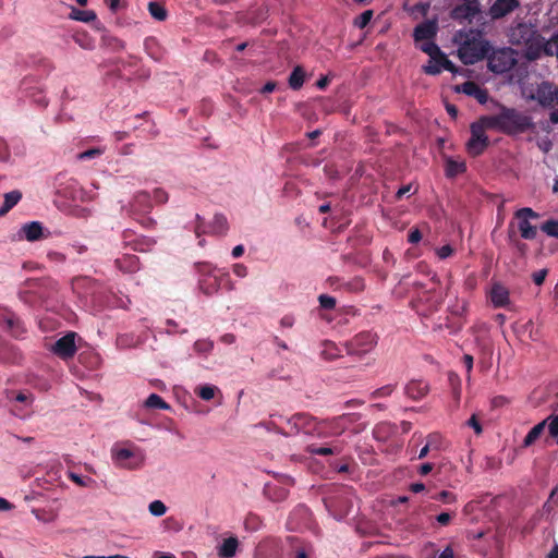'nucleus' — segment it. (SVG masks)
<instances>
[{
  "instance_id": "nucleus-1",
  "label": "nucleus",
  "mask_w": 558,
  "mask_h": 558,
  "mask_svg": "<svg viewBox=\"0 0 558 558\" xmlns=\"http://www.w3.org/2000/svg\"><path fill=\"white\" fill-rule=\"evenodd\" d=\"M488 128L507 135L524 133L534 126L532 118L514 108L500 106V110L494 116H484Z\"/></svg>"
},
{
  "instance_id": "nucleus-2",
  "label": "nucleus",
  "mask_w": 558,
  "mask_h": 558,
  "mask_svg": "<svg viewBox=\"0 0 558 558\" xmlns=\"http://www.w3.org/2000/svg\"><path fill=\"white\" fill-rule=\"evenodd\" d=\"M284 421L290 427L289 432L279 430V433L284 436L295 435L299 433L317 435L319 437L323 436L322 422H318L316 417L308 413H295L291 417H286Z\"/></svg>"
},
{
  "instance_id": "nucleus-3",
  "label": "nucleus",
  "mask_w": 558,
  "mask_h": 558,
  "mask_svg": "<svg viewBox=\"0 0 558 558\" xmlns=\"http://www.w3.org/2000/svg\"><path fill=\"white\" fill-rule=\"evenodd\" d=\"M492 46L486 40L466 39L458 49V56L464 64H474L488 56Z\"/></svg>"
},
{
  "instance_id": "nucleus-4",
  "label": "nucleus",
  "mask_w": 558,
  "mask_h": 558,
  "mask_svg": "<svg viewBox=\"0 0 558 558\" xmlns=\"http://www.w3.org/2000/svg\"><path fill=\"white\" fill-rule=\"evenodd\" d=\"M486 129L489 128L484 121V116L470 125L471 137L466 142V151L470 156H480L488 147L489 138L485 133Z\"/></svg>"
},
{
  "instance_id": "nucleus-5",
  "label": "nucleus",
  "mask_w": 558,
  "mask_h": 558,
  "mask_svg": "<svg viewBox=\"0 0 558 558\" xmlns=\"http://www.w3.org/2000/svg\"><path fill=\"white\" fill-rule=\"evenodd\" d=\"M195 269L197 272L204 276L199 280V289L206 294L211 295L217 292L220 288L221 281L228 279V274H215V267L206 262L195 263Z\"/></svg>"
},
{
  "instance_id": "nucleus-6",
  "label": "nucleus",
  "mask_w": 558,
  "mask_h": 558,
  "mask_svg": "<svg viewBox=\"0 0 558 558\" xmlns=\"http://www.w3.org/2000/svg\"><path fill=\"white\" fill-rule=\"evenodd\" d=\"M486 58L488 69L496 74L510 71L518 62L517 53L512 48L493 50Z\"/></svg>"
},
{
  "instance_id": "nucleus-7",
  "label": "nucleus",
  "mask_w": 558,
  "mask_h": 558,
  "mask_svg": "<svg viewBox=\"0 0 558 558\" xmlns=\"http://www.w3.org/2000/svg\"><path fill=\"white\" fill-rule=\"evenodd\" d=\"M377 344V336L372 331H361L352 339L344 342L347 353L350 355H363L373 350Z\"/></svg>"
},
{
  "instance_id": "nucleus-8",
  "label": "nucleus",
  "mask_w": 558,
  "mask_h": 558,
  "mask_svg": "<svg viewBox=\"0 0 558 558\" xmlns=\"http://www.w3.org/2000/svg\"><path fill=\"white\" fill-rule=\"evenodd\" d=\"M0 327L14 338H20L26 332L22 318L12 310L0 306Z\"/></svg>"
},
{
  "instance_id": "nucleus-9",
  "label": "nucleus",
  "mask_w": 558,
  "mask_h": 558,
  "mask_svg": "<svg viewBox=\"0 0 558 558\" xmlns=\"http://www.w3.org/2000/svg\"><path fill=\"white\" fill-rule=\"evenodd\" d=\"M514 217L519 220L518 228L521 236L525 240H534L537 235V228L530 223V219H538L539 214L530 207H523L514 213Z\"/></svg>"
},
{
  "instance_id": "nucleus-10",
  "label": "nucleus",
  "mask_w": 558,
  "mask_h": 558,
  "mask_svg": "<svg viewBox=\"0 0 558 558\" xmlns=\"http://www.w3.org/2000/svg\"><path fill=\"white\" fill-rule=\"evenodd\" d=\"M112 459L121 468L130 470L138 469L143 464V456L129 448H113Z\"/></svg>"
},
{
  "instance_id": "nucleus-11",
  "label": "nucleus",
  "mask_w": 558,
  "mask_h": 558,
  "mask_svg": "<svg viewBox=\"0 0 558 558\" xmlns=\"http://www.w3.org/2000/svg\"><path fill=\"white\" fill-rule=\"evenodd\" d=\"M537 36H539V34L532 26L527 25L526 23H518L510 29L509 41L515 46H526Z\"/></svg>"
},
{
  "instance_id": "nucleus-12",
  "label": "nucleus",
  "mask_w": 558,
  "mask_h": 558,
  "mask_svg": "<svg viewBox=\"0 0 558 558\" xmlns=\"http://www.w3.org/2000/svg\"><path fill=\"white\" fill-rule=\"evenodd\" d=\"M75 337L76 333L74 331L68 332L54 342L52 352L62 360L72 359L77 350Z\"/></svg>"
},
{
  "instance_id": "nucleus-13",
  "label": "nucleus",
  "mask_w": 558,
  "mask_h": 558,
  "mask_svg": "<svg viewBox=\"0 0 558 558\" xmlns=\"http://www.w3.org/2000/svg\"><path fill=\"white\" fill-rule=\"evenodd\" d=\"M542 107L550 108L558 100V88L548 81H543L537 85L535 95L533 96Z\"/></svg>"
},
{
  "instance_id": "nucleus-14",
  "label": "nucleus",
  "mask_w": 558,
  "mask_h": 558,
  "mask_svg": "<svg viewBox=\"0 0 558 558\" xmlns=\"http://www.w3.org/2000/svg\"><path fill=\"white\" fill-rule=\"evenodd\" d=\"M480 3L477 0H468L466 3L456 5L451 10V17L456 21H469L472 22V20L480 14Z\"/></svg>"
},
{
  "instance_id": "nucleus-15",
  "label": "nucleus",
  "mask_w": 558,
  "mask_h": 558,
  "mask_svg": "<svg viewBox=\"0 0 558 558\" xmlns=\"http://www.w3.org/2000/svg\"><path fill=\"white\" fill-rule=\"evenodd\" d=\"M520 7L519 0H495L488 10L492 20H500Z\"/></svg>"
},
{
  "instance_id": "nucleus-16",
  "label": "nucleus",
  "mask_w": 558,
  "mask_h": 558,
  "mask_svg": "<svg viewBox=\"0 0 558 558\" xmlns=\"http://www.w3.org/2000/svg\"><path fill=\"white\" fill-rule=\"evenodd\" d=\"M437 23L425 21L415 26L413 37L415 41H427L434 39L437 34Z\"/></svg>"
},
{
  "instance_id": "nucleus-17",
  "label": "nucleus",
  "mask_w": 558,
  "mask_h": 558,
  "mask_svg": "<svg viewBox=\"0 0 558 558\" xmlns=\"http://www.w3.org/2000/svg\"><path fill=\"white\" fill-rule=\"evenodd\" d=\"M457 89L463 94L474 97L481 105H484L488 100V93L485 88H482L473 81H466Z\"/></svg>"
},
{
  "instance_id": "nucleus-18",
  "label": "nucleus",
  "mask_w": 558,
  "mask_h": 558,
  "mask_svg": "<svg viewBox=\"0 0 558 558\" xmlns=\"http://www.w3.org/2000/svg\"><path fill=\"white\" fill-rule=\"evenodd\" d=\"M490 301L494 307H506L510 303L509 290L501 283H494L490 289Z\"/></svg>"
},
{
  "instance_id": "nucleus-19",
  "label": "nucleus",
  "mask_w": 558,
  "mask_h": 558,
  "mask_svg": "<svg viewBox=\"0 0 558 558\" xmlns=\"http://www.w3.org/2000/svg\"><path fill=\"white\" fill-rule=\"evenodd\" d=\"M324 502H325V506L327 507V509L329 510V512L337 519H342L349 513L348 505H344L343 507L341 506L338 509V506L340 505V502H342V497H339V496L329 497V498H326L324 500ZM344 502L348 504V500H344Z\"/></svg>"
},
{
  "instance_id": "nucleus-20",
  "label": "nucleus",
  "mask_w": 558,
  "mask_h": 558,
  "mask_svg": "<svg viewBox=\"0 0 558 558\" xmlns=\"http://www.w3.org/2000/svg\"><path fill=\"white\" fill-rule=\"evenodd\" d=\"M405 395L412 400H420L428 392V385L421 380H411L404 388Z\"/></svg>"
},
{
  "instance_id": "nucleus-21",
  "label": "nucleus",
  "mask_w": 558,
  "mask_h": 558,
  "mask_svg": "<svg viewBox=\"0 0 558 558\" xmlns=\"http://www.w3.org/2000/svg\"><path fill=\"white\" fill-rule=\"evenodd\" d=\"M314 556V547L312 543L295 539L292 546L290 558H312Z\"/></svg>"
},
{
  "instance_id": "nucleus-22",
  "label": "nucleus",
  "mask_w": 558,
  "mask_h": 558,
  "mask_svg": "<svg viewBox=\"0 0 558 558\" xmlns=\"http://www.w3.org/2000/svg\"><path fill=\"white\" fill-rule=\"evenodd\" d=\"M323 427L329 429V433L323 434V436H339L347 429V424L339 415L330 420L322 421V428Z\"/></svg>"
},
{
  "instance_id": "nucleus-23",
  "label": "nucleus",
  "mask_w": 558,
  "mask_h": 558,
  "mask_svg": "<svg viewBox=\"0 0 558 558\" xmlns=\"http://www.w3.org/2000/svg\"><path fill=\"white\" fill-rule=\"evenodd\" d=\"M43 225L39 221H32L22 227V232L27 241L34 242L43 236Z\"/></svg>"
},
{
  "instance_id": "nucleus-24",
  "label": "nucleus",
  "mask_w": 558,
  "mask_h": 558,
  "mask_svg": "<svg viewBox=\"0 0 558 558\" xmlns=\"http://www.w3.org/2000/svg\"><path fill=\"white\" fill-rule=\"evenodd\" d=\"M132 207L135 210L148 213L153 208L151 195L147 192H138L133 199Z\"/></svg>"
},
{
  "instance_id": "nucleus-25",
  "label": "nucleus",
  "mask_w": 558,
  "mask_h": 558,
  "mask_svg": "<svg viewBox=\"0 0 558 558\" xmlns=\"http://www.w3.org/2000/svg\"><path fill=\"white\" fill-rule=\"evenodd\" d=\"M298 518H301L303 519L304 521H307L310 520L311 518V511L307 507L301 505V506H298L290 514L289 517V520H288V524L290 525L291 529L293 530H296V529H300L301 525L300 523L295 522Z\"/></svg>"
},
{
  "instance_id": "nucleus-26",
  "label": "nucleus",
  "mask_w": 558,
  "mask_h": 558,
  "mask_svg": "<svg viewBox=\"0 0 558 558\" xmlns=\"http://www.w3.org/2000/svg\"><path fill=\"white\" fill-rule=\"evenodd\" d=\"M446 175L448 178H456L459 174H462L466 171V163L464 160H456L452 158H448L446 160Z\"/></svg>"
},
{
  "instance_id": "nucleus-27",
  "label": "nucleus",
  "mask_w": 558,
  "mask_h": 558,
  "mask_svg": "<svg viewBox=\"0 0 558 558\" xmlns=\"http://www.w3.org/2000/svg\"><path fill=\"white\" fill-rule=\"evenodd\" d=\"M305 82V71L301 65H296L291 74L289 75L288 83L289 87L293 90L302 88Z\"/></svg>"
},
{
  "instance_id": "nucleus-28",
  "label": "nucleus",
  "mask_w": 558,
  "mask_h": 558,
  "mask_svg": "<svg viewBox=\"0 0 558 558\" xmlns=\"http://www.w3.org/2000/svg\"><path fill=\"white\" fill-rule=\"evenodd\" d=\"M22 198V193L17 190L4 194V201L0 207V216L9 213Z\"/></svg>"
},
{
  "instance_id": "nucleus-29",
  "label": "nucleus",
  "mask_w": 558,
  "mask_h": 558,
  "mask_svg": "<svg viewBox=\"0 0 558 558\" xmlns=\"http://www.w3.org/2000/svg\"><path fill=\"white\" fill-rule=\"evenodd\" d=\"M265 495L272 501L279 502L287 499L289 490L279 485H266Z\"/></svg>"
},
{
  "instance_id": "nucleus-30",
  "label": "nucleus",
  "mask_w": 558,
  "mask_h": 558,
  "mask_svg": "<svg viewBox=\"0 0 558 558\" xmlns=\"http://www.w3.org/2000/svg\"><path fill=\"white\" fill-rule=\"evenodd\" d=\"M546 424H547V420H544V421L539 422L538 424H536L534 427H532L523 440V447L527 448V447L532 446L539 438V436L544 433Z\"/></svg>"
},
{
  "instance_id": "nucleus-31",
  "label": "nucleus",
  "mask_w": 558,
  "mask_h": 558,
  "mask_svg": "<svg viewBox=\"0 0 558 558\" xmlns=\"http://www.w3.org/2000/svg\"><path fill=\"white\" fill-rule=\"evenodd\" d=\"M211 233L217 235H225L229 229L227 217L222 214H216L210 225Z\"/></svg>"
},
{
  "instance_id": "nucleus-32",
  "label": "nucleus",
  "mask_w": 558,
  "mask_h": 558,
  "mask_svg": "<svg viewBox=\"0 0 558 558\" xmlns=\"http://www.w3.org/2000/svg\"><path fill=\"white\" fill-rule=\"evenodd\" d=\"M544 37L537 36L533 41L526 45V57L529 60H536L543 52Z\"/></svg>"
},
{
  "instance_id": "nucleus-33",
  "label": "nucleus",
  "mask_w": 558,
  "mask_h": 558,
  "mask_svg": "<svg viewBox=\"0 0 558 558\" xmlns=\"http://www.w3.org/2000/svg\"><path fill=\"white\" fill-rule=\"evenodd\" d=\"M238 548V539L229 537L223 541L219 548V556L222 558H231L235 555Z\"/></svg>"
},
{
  "instance_id": "nucleus-34",
  "label": "nucleus",
  "mask_w": 558,
  "mask_h": 558,
  "mask_svg": "<svg viewBox=\"0 0 558 558\" xmlns=\"http://www.w3.org/2000/svg\"><path fill=\"white\" fill-rule=\"evenodd\" d=\"M320 356L326 361H333L341 356L340 349L331 341H324Z\"/></svg>"
},
{
  "instance_id": "nucleus-35",
  "label": "nucleus",
  "mask_w": 558,
  "mask_h": 558,
  "mask_svg": "<svg viewBox=\"0 0 558 558\" xmlns=\"http://www.w3.org/2000/svg\"><path fill=\"white\" fill-rule=\"evenodd\" d=\"M147 9L149 14L157 21L162 22L168 17L167 9L160 2L151 1L148 3Z\"/></svg>"
},
{
  "instance_id": "nucleus-36",
  "label": "nucleus",
  "mask_w": 558,
  "mask_h": 558,
  "mask_svg": "<svg viewBox=\"0 0 558 558\" xmlns=\"http://www.w3.org/2000/svg\"><path fill=\"white\" fill-rule=\"evenodd\" d=\"M116 265L120 269H124L128 271H135L138 268V259L134 255H128L122 258L116 259Z\"/></svg>"
},
{
  "instance_id": "nucleus-37",
  "label": "nucleus",
  "mask_w": 558,
  "mask_h": 558,
  "mask_svg": "<svg viewBox=\"0 0 558 558\" xmlns=\"http://www.w3.org/2000/svg\"><path fill=\"white\" fill-rule=\"evenodd\" d=\"M70 16H71V19H73L75 21L85 22V23L95 21L97 17L96 13L92 10H78L75 8L72 9Z\"/></svg>"
},
{
  "instance_id": "nucleus-38",
  "label": "nucleus",
  "mask_w": 558,
  "mask_h": 558,
  "mask_svg": "<svg viewBox=\"0 0 558 558\" xmlns=\"http://www.w3.org/2000/svg\"><path fill=\"white\" fill-rule=\"evenodd\" d=\"M543 53L548 57L556 56L558 58V33L554 34L548 40L544 39Z\"/></svg>"
},
{
  "instance_id": "nucleus-39",
  "label": "nucleus",
  "mask_w": 558,
  "mask_h": 558,
  "mask_svg": "<svg viewBox=\"0 0 558 558\" xmlns=\"http://www.w3.org/2000/svg\"><path fill=\"white\" fill-rule=\"evenodd\" d=\"M145 407L148 409L169 410L170 405L158 395L151 393L145 401Z\"/></svg>"
},
{
  "instance_id": "nucleus-40",
  "label": "nucleus",
  "mask_w": 558,
  "mask_h": 558,
  "mask_svg": "<svg viewBox=\"0 0 558 558\" xmlns=\"http://www.w3.org/2000/svg\"><path fill=\"white\" fill-rule=\"evenodd\" d=\"M101 40L107 48L113 51H122L125 49V43L118 37L106 35L102 36Z\"/></svg>"
},
{
  "instance_id": "nucleus-41",
  "label": "nucleus",
  "mask_w": 558,
  "mask_h": 558,
  "mask_svg": "<svg viewBox=\"0 0 558 558\" xmlns=\"http://www.w3.org/2000/svg\"><path fill=\"white\" fill-rule=\"evenodd\" d=\"M306 451L311 454L317 456H332L338 454L340 452L337 447H318L316 445L307 446Z\"/></svg>"
},
{
  "instance_id": "nucleus-42",
  "label": "nucleus",
  "mask_w": 558,
  "mask_h": 558,
  "mask_svg": "<svg viewBox=\"0 0 558 558\" xmlns=\"http://www.w3.org/2000/svg\"><path fill=\"white\" fill-rule=\"evenodd\" d=\"M217 390H218V388L216 386L203 385V386L198 387L195 390V392L202 400L209 401L215 397V393Z\"/></svg>"
},
{
  "instance_id": "nucleus-43",
  "label": "nucleus",
  "mask_w": 558,
  "mask_h": 558,
  "mask_svg": "<svg viewBox=\"0 0 558 558\" xmlns=\"http://www.w3.org/2000/svg\"><path fill=\"white\" fill-rule=\"evenodd\" d=\"M396 388L397 384H388L380 388H377L371 393V399L387 398L391 396Z\"/></svg>"
},
{
  "instance_id": "nucleus-44",
  "label": "nucleus",
  "mask_w": 558,
  "mask_h": 558,
  "mask_svg": "<svg viewBox=\"0 0 558 558\" xmlns=\"http://www.w3.org/2000/svg\"><path fill=\"white\" fill-rule=\"evenodd\" d=\"M539 229L548 236L558 239V220L549 219L542 223Z\"/></svg>"
},
{
  "instance_id": "nucleus-45",
  "label": "nucleus",
  "mask_w": 558,
  "mask_h": 558,
  "mask_svg": "<svg viewBox=\"0 0 558 558\" xmlns=\"http://www.w3.org/2000/svg\"><path fill=\"white\" fill-rule=\"evenodd\" d=\"M420 48L423 52L427 53L430 59H435V56L439 57L442 52L440 48L433 41V39L424 41Z\"/></svg>"
},
{
  "instance_id": "nucleus-46",
  "label": "nucleus",
  "mask_w": 558,
  "mask_h": 558,
  "mask_svg": "<svg viewBox=\"0 0 558 558\" xmlns=\"http://www.w3.org/2000/svg\"><path fill=\"white\" fill-rule=\"evenodd\" d=\"M73 39L83 49L90 50L94 47L93 39L87 33H77L73 36Z\"/></svg>"
},
{
  "instance_id": "nucleus-47",
  "label": "nucleus",
  "mask_w": 558,
  "mask_h": 558,
  "mask_svg": "<svg viewBox=\"0 0 558 558\" xmlns=\"http://www.w3.org/2000/svg\"><path fill=\"white\" fill-rule=\"evenodd\" d=\"M214 348V343L210 340H197L194 343V350L199 354H208Z\"/></svg>"
},
{
  "instance_id": "nucleus-48",
  "label": "nucleus",
  "mask_w": 558,
  "mask_h": 558,
  "mask_svg": "<svg viewBox=\"0 0 558 558\" xmlns=\"http://www.w3.org/2000/svg\"><path fill=\"white\" fill-rule=\"evenodd\" d=\"M149 512L155 517H161L166 513L167 507L161 500H154L148 506Z\"/></svg>"
},
{
  "instance_id": "nucleus-49",
  "label": "nucleus",
  "mask_w": 558,
  "mask_h": 558,
  "mask_svg": "<svg viewBox=\"0 0 558 558\" xmlns=\"http://www.w3.org/2000/svg\"><path fill=\"white\" fill-rule=\"evenodd\" d=\"M372 17H373V11L366 10L355 19L354 25L356 27L363 29L371 22Z\"/></svg>"
},
{
  "instance_id": "nucleus-50",
  "label": "nucleus",
  "mask_w": 558,
  "mask_h": 558,
  "mask_svg": "<svg viewBox=\"0 0 558 558\" xmlns=\"http://www.w3.org/2000/svg\"><path fill=\"white\" fill-rule=\"evenodd\" d=\"M318 301L320 307L325 310H333L336 306V299L327 294L319 295Z\"/></svg>"
},
{
  "instance_id": "nucleus-51",
  "label": "nucleus",
  "mask_w": 558,
  "mask_h": 558,
  "mask_svg": "<svg viewBox=\"0 0 558 558\" xmlns=\"http://www.w3.org/2000/svg\"><path fill=\"white\" fill-rule=\"evenodd\" d=\"M169 195L162 189H155L151 196V202L154 201L156 204H165L168 202Z\"/></svg>"
},
{
  "instance_id": "nucleus-52",
  "label": "nucleus",
  "mask_w": 558,
  "mask_h": 558,
  "mask_svg": "<svg viewBox=\"0 0 558 558\" xmlns=\"http://www.w3.org/2000/svg\"><path fill=\"white\" fill-rule=\"evenodd\" d=\"M433 498L436 500H440L445 504H452L457 500L456 495L448 490H441L439 494H437Z\"/></svg>"
},
{
  "instance_id": "nucleus-53",
  "label": "nucleus",
  "mask_w": 558,
  "mask_h": 558,
  "mask_svg": "<svg viewBox=\"0 0 558 558\" xmlns=\"http://www.w3.org/2000/svg\"><path fill=\"white\" fill-rule=\"evenodd\" d=\"M438 58L441 61V70H446V71H449L451 73H457L458 72L457 66L448 59V57L444 52H441Z\"/></svg>"
},
{
  "instance_id": "nucleus-54",
  "label": "nucleus",
  "mask_w": 558,
  "mask_h": 558,
  "mask_svg": "<svg viewBox=\"0 0 558 558\" xmlns=\"http://www.w3.org/2000/svg\"><path fill=\"white\" fill-rule=\"evenodd\" d=\"M154 244L155 242L150 239L136 240L134 243V250L144 252L149 250Z\"/></svg>"
},
{
  "instance_id": "nucleus-55",
  "label": "nucleus",
  "mask_w": 558,
  "mask_h": 558,
  "mask_svg": "<svg viewBox=\"0 0 558 558\" xmlns=\"http://www.w3.org/2000/svg\"><path fill=\"white\" fill-rule=\"evenodd\" d=\"M101 154H102V150L100 148H90L85 151H82L81 154H78L77 157L81 160H85V159H92V158L98 157Z\"/></svg>"
},
{
  "instance_id": "nucleus-56",
  "label": "nucleus",
  "mask_w": 558,
  "mask_h": 558,
  "mask_svg": "<svg viewBox=\"0 0 558 558\" xmlns=\"http://www.w3.org/2000/svg\"><path fill=\"white\" fill-rule=\"evenodd\" d=\"M547 275H548V270L546 268L533 272L532 274L533 282L536 286H542L544 283L545 279H546Z\"/></svg>"
},
{
  "instance_id": "nucleus-57",
  "label": "nucleus",
  "mask_w": 558,
  "mask_h": 558,
  "mask_svg": "<svg viewBox=\"0 0 558 558\" xmlns=\"http://www.w3.org/2000/svg\"><path fill=\"white\" fill-rule=\"evenodd\" d=\"M69 478L74 482L76 485L81 487H86L92 478L87 477L86 480L76 473H70Z\"/></svg>"
},
{
  "instance_id": "nucleus-58",
  "label": "nucleus",
  "mask_w": 558,
  "mask_h": 558,
  "mask_svg": "<svg viewBox=\"0 0 558 558\" xmlns=\"http://www.w3.org/2000/svg\"><path fill=\"white\" fill-rule=\"evenodd\" d=\"M548 430H549L550 436L557 439V444H558V414L553 416V418L548 425Z\"/></svg>"
},
{
  "instance_id": "nucleus-59",
  "label": "nucleus",
  "mask_w": 558,
  "mask_h": 558,
  "mask_svg": "<svg viewBox=\"0 0 558 558\" xmlns=\"http://www.w3.org/2000/svg\"><path fill=\"white\" fill-rule=\"evenodd\" d=\"M452 254H453V248L449 244L442 245L441 247H439L437 250V255L441 259H445V258L451 256Z\"/></svg>"
},
{
  "instance_id": "nucleus-60",
  "label": "nucleus",
  "mask_w": 558,
  "mask_h": 558,
  "mask_svg": "<svg viewBox=\"0 0 558 558\" xmlns=\"http://www.w3.org/2000/svg\"><path fill=\"white\" fill-rule=\"evenodd\" d=\"M423 71L428 75H438L441 72V68L429 61L427 65L423 66Z\"/></svg>"
},
{
  "instance_id": "nucleus-61",
  "label": "nucleus",
  "mask_w": 558,
  "mask_h": 558,
  "mask_svg": "<svg viewBox=\"0 0 558 558\" xmlns=\"http://www.w3.org/2000/svg\"><path fill=\"white\" fill-rule=\"evenodd\" d=\"M342 421L347 424V427L350 425V424H353L355 422H357L361 417L360 414L357 413H344L342 415H340Z\"/></svg>"
},
{
  "instance_id": "nucleus-62",
  "label": "nucleus",
  "mask_w": 558,
  "mask_h": 558,
  "mask_svg": "<svg viewBox=\"0 0 558 558\" xmlns=\"http://www.w3.org/2000/svg\"><path fill=\"white\" fill-rule=\"evenodd\" d=\"M422 239V233L421 231L415 228V229H411L409 234H408V241L412 244H415V243H418Z\"/></svg>"
},
{
  "instance_id": "nucleus-63",
  "label": "nucleus",
  "mask_w": 558,
  "mask_h": 558,
  "mask_svg": "<svg viewBox=\"0 0 558 558\" xmlns=\"http://www.w3.org/2000/svg\"><path fill=\"white\" fill-rule=\"evenodd\" d=\"M451 519H452V514L449 513V512H442L440 514H438L436 517V521L441 525V526H447L449 525V523L451 522Z\"/></svg>"
},
{
  "instance_id": "nucleus-64",
  "label": "nucleus",
  "mask_w": 558,
  "mask_h": 558,
  "mask_svg": "<svg viewBox=\"0 0 558 558\" xmlns=\"http://www.w3.org/2000/svg\"><path fill=\"white\" fill-rule=\"evenodd\" d=\"M468 425H469L470 427H472V428L474 429V432H475L477 435H480V434L482 433V430H483V429H482V426H481V424H480V422H478V420L476 418V416H475V415H472V416L469 418V421H468Z\"/></svg>"
}]
</instances>
